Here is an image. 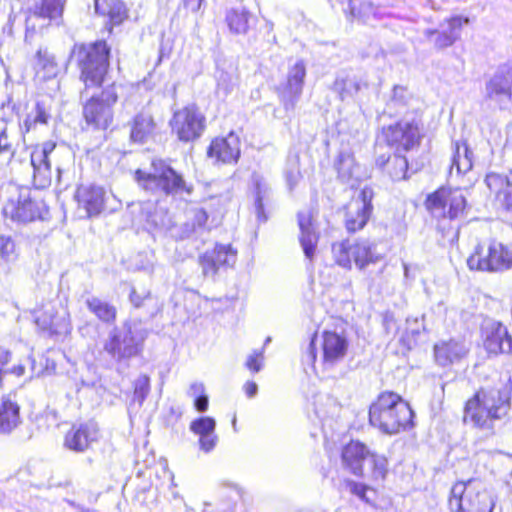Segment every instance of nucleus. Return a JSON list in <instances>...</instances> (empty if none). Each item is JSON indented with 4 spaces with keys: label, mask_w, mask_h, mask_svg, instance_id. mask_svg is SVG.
<instances>
[{
    "label": "nucleus",
    "mask_w": 512,
    "mask_h": 512,
    "mask_svg": "<svg viewBox=\"0 0 512 512\" xmlns=\"http://www.w3.org/2000/svg\"><path fill=\"white\" fill-rule=\"evenodd\" d=\"M134 178L143 190L156 197L183 198L191 196L194 190L192 183L162 159H154L149 172L137 169Z\"/></svg>",
    "instance_id": "nucleus-1"
},
{
    "label": "nucleus",
    "mask_w": 512,
    "mask_h": 512,
    "mask_svg": "<svg viewBox=\"0 0 512 512\" xmlns=\"http://www.w3.org/2000/svg\"><path fill=\"white\" fill-rule=\"evenodd\" d=\"M414 412L397 393H381L369 408V423L383 434L394 435L412 428Z\"/></svg>",
    "instance_id": "nucleus-2"
},
{
    "label": "nucleus",
    "mask_w": 512,
    "mask_h": 512,
    "mask_svg": "<svg viewBox=\"0 0 512 512\" xmlns=\"http://www.w3.org/2000/svg\"><path fill=\"white\" fill-rule=\"evenodd\" d=\"M510 408L506 392H477L466 402L463 420L481 429H492L493 422L504 417Z\"/></svg>",
    "instance_id": "nucleus-3"
},
{
    "label": "nucleus",
    "mask_w": 512,
    "mask_h": 512,
    "mask_svg": "<svg viewBox=\"0 0 512 512\" xmlns=\"http://www.w3.org/2000/svg\"><path fill=\"white\" fill-rule=\"evenodd\" d=\"M147 335V330L140 324L125 321L108 332L103 351L117 363L128 361L142 352Z\"/></svg>",
    "instance_id": "nucleus-4"
},
{
    "label": "nucleus",
    "mask_w": 512,
    "mask_h": 512,
    "mask_svg": "<svg viewBox=\"0 0 512 512\" xmlns=\"http://www.w3.org/2000/svg\"><path fill=\"white\" fill-rule=\"evenodd\" d=\"M71 55L77 62L81 71L80 78L86 88L104 83L110 55V48L105 41L75 44Z\"/></svg>",
    "instance_id": "nucleus-5"
},
{
    "label": "nucleus",
    "mask_w": 512,
    "mask_h": 512,
    "mask_svg": "<svg viewBox=\"0 0 512 512\" xmlns=\"http://www.w3.org/2000/svg\"><path fill=\"white\" fill-rule=\"evenodd\" d=\"M448 505L451 512H492L495 500L482 481L469 479L452 486Z\"/></svg>",
    "instance_id": "nucleus-6"
},
{
    "label": "nucleus",
    "mask_w": 512,
    "mask_h": 512,
    "mask_svg": "<svg viewBox=\"0 0 512 512\" xmlns=\"http://www.w3.org/2000/svg\"><path fill=\"white\" fill-rule=\"evenodd\" d=\"M122 85L115 82L105 86L99 95H92L83 105V115L88 125L107 129L113 121L112 107L119 98Z\"/></svg>",
    "instance_id": "nucleus-7"
},
{
    "label": "nucleus",
    "mask_w": 512,
    "mask_h": 512,
    "mask_svg": "<svg viewBox=\"0 0 512 512\" xmlns=\"http://www.w3.org/2000/svg\"><path fill=\"white\" fill-rule=\"evenodd\" d=\"M471 270L503 272L512 267V250L496 240L479 244L467 259Z\"/></svg>",
    "instance_id": "nucleus-8"
},
{
    "label": "nucleus",
    "mask_w": 512,
    "mask_h": 512,
    "mask_svg": "<svg viewBox=\"0 0 512 512\" xmlns=\"http://www.w3.org/2000/svg\"><path fill=\"white\" fill-rule=\"evenodd\" d=\"M170 127L181 142H193L206 128V118L195 104H189L174 112Z\"/></svg>",
    "instance_id": "nucleus-9"
},
{
    "label": "nucleus",
    "mask_w": 512,
    "mask_h": 512,
    "mask_svg": "<svg viewBox=\"0 0 512 512\" xmlns=\"http://www.w3.org/2000/svg\"><path fill=\"white\" fill-rule=\"evenodd\" d=\"M382 137L395 153L402 154L418 148L422 138L420 127L414 120H401L383 127Z\"/></svg>",
    "instance_id": "nucleus-10"
},
{
    "label": "nucleus",
    "mask_w": 512,
    "mask_h": 512,
    "mask_svg": "<svg viewBox=\"0 0 512 512\" xmlns=\"http://www.w3.org/2000/svg\"><path fill=\"white\" fill-rule=\"evenodd\" d=\"M426 207L435 217L454 220L463 215L466 199L458 189L441 188L427 197Z\"/></svg>",
    "instance_id": "nucleus-11"
},
{
    "label": "nucleus",
    "mask_w": 512,
    "mask_h": 512,
    "mask_svg": "<svg viewBox=\"0 0 512 512\" xmlns=\"http://www.w3.org/2000/svg\"><path fill=\"white\" fill-rule=\"evenodd\" d=\"M237 260V251L230 244H216L199 257L202 274L215 279L217 275L232 268Z\"/></svg>",
    "instance_id": "nucleus-12"
},
{
    "label": "nucleus",
    "mask_w": 512,
    "mask_h": 512,
    "mask_svg": "<svg viewBox=\"0 0 512 512\" xmlns=\"http://www.w3.org/2000/svg\"><path fill=\"white\" fill-rule=\"evenodd\" d=\"M306 77V66L302 60H298L289 67L286 81L277 87V94L286 111L295 109L303 92Z\"/></svg>",
    "instance_id": "nucleus-13"
},
{
    "label": "nucleus",
    "mask_w": 512,
    "mask_h": 512,
    "mask_svg": "<svg viewBox=\"0 0 512 512\" xmlns=\"http://www.w3.org/2000/svg\"><path fill=\"white\" fill-rule=\"evenodd\" d=\"M485 99L495 103L500 109H505L512 101V65L504 64L498 67L485 84Z\"/></svg>",
    "instance_id": "nucleus-14"
},
{
    "label": "nucleus",
    "mask_w": 512,
    "mask_h": 512,
    "mask_svg": "<svg viewBox=\"0 0 512 512\" xmlns=\"http://www.w3.org/2000/svg\"><path fill=\"white\" fill-rule=\"evenodd\" d=\"M373 196L372 188L366 186L356 198L348 203L345 213V225L349 232L359 231L367 224L373 211Z\"/></svg>",
    "instance_id": "nucleus-15"
},
{
    "label": "nucleus",
    "mask_w": 512,
    "mask_h": 512,
    "mask_svg": "<svg viewBox=\"0 0 512 512\" xmlns=\"http://www.w3.org/2000/svg\"><path fill=\"white\" fill-rule=\"evenodd\" d=\"M56 152V144L47 141L41 146H36L30 155L33 167V185L37 189H44L50 186L52 181L50 157Z\"/></svg>",
    "instance_id": "nucleus-16"
},
{
    "label": "nucleus",
    "mask_w": 512,
    "mask_h": 512,
    "mask_svg": "<svg viewBox=\"0 0 512 512\" xmlns=\"http://www.w3.org/2000/svg\"><path fill=\"white\" fill-rule=\"evenodd\" d=\"M6 215H10L14 221L26 223L43 219L47 209L42 201L32 200L28 190L19 194L16 203L13 201L4 208Z\"/></svg>",
    "instance_id": "nucleus-17"
},
{
    "label": "nucleus",
    "mask_w": 512,
    "mask_h": 512,
    "mask_svg": "<svg viewBox=\"0 0 512 512\" xmlns=\"http://www.w3.org/2000/svg\"><path fill=\"white\" fill-rule=\"evenodd\" d=\"M99 437L98 424L90 420L73 425L66 433L64 445L67 449L80 453L89 449L93 443L98 441Z\"/></svg>",
    "instance_id": "nucleus-18"
},
{
    "label": "nucleus",
    "mask_w": 512,
    "mask_h": 512,
    "mask_svg": "<svg viewBox=\"0 0 512 512\" xmlns=\"http://www.w3.org/2000/svg\"><path fill=\"white\" fill-rule=\"evenodd\" d=\"M35 324L49 335L64 334L70 328L69 314L63 308L57 310L54 306L48 305L35 314Z\"/></svg>",
    "instance_id": "nucleus-19"
},
{
    "label": "nucleus",
    "mask_w": 512,
    "mask_h": 512,
    "mask_svg": "<svg viewBox=\"0 0 512 512\" xmlns=\"http://www.w3.org/2000/svg\"><path fill=\"white\" fill-rule=\"evenodd\" d=\"M240 154V138L234 132H230L226 137L215 138L207 150L209 158L224 164L237 163Z\"/></svg>",
    "instance_id": "nucleus-20"
},
{
    "label": "nucleus",
    "mask_w": 512,
    "mask_h": 512,
    "mask_svg": "<svg viewBox=\"0 0 512 512\" xmlns=\"http://www.w3.org/2000/svg\"><path fill=\"white\" fill-rule=\"evenodd\" d=\"M469 348L464 341L440 340L433 347L434 359L438 366L448 367L461 362L468 354Z\"/></svg>",
    "instance_id": "nucleus-21"
},
{
    "label": "nucleus",
    "mask_w": 512,
    "mask_h": 512,
    "mask_svg": "<svg viewBox=\"0 0 512 512\" xmlns=\"http://www.w3.org/2000/svg\"><path fill=\"white\" fill-rule=\"evenodd\" d=\"M321 358L326 366H334L344 359L348 340L344 335L332 331H324L320 339Z\"/></svg>",
    "instance_id": "nucleus-22"
},
{
    "label": "nucleus",
    "mask_w": 512,
    "mask_h": 512,
    "mask_svg": "<svg viewBox=\"0 0 512 512\" xmlns=\"http://www.w3.org/2000/svg\"><path fill=\"white\" fill-rule=\"evenodd\" d=\"M64 0H40L35 3L32 13L26 18V35L27 40L30 33L36 31L35 21L38 19H47L50 22L59 24L64 10Z\"/></svg>",
    "instance_id": "nucleus-23"
},
{
    "label": "nucleus",
    "mask_w": 512,
    "mask_h": 512,
    "mask_svg": "<svg viewBox=\"0 0 512 512\" xmlns=\"http://www.w3.org/2000/svg\"><path fill=\"white\" fill-rule=\"evenodd\" d=\"M484 335V347L488 353L498 355L512 352V337L502 323H488L484 328Z\"/></svg>",
    "instance_id": "nucleus-24"
},
{
    "label": "nucleus",
    "mask_w": 512,
    "mask_h": 512,
    "mask_svg": "<svg viewBox=\"0 0 512 512\" xmlns=\"http://www.w3.org/2000/svg\"><path fill=\"white\" fill-rule=\"evenodd\" d=\"M251 191L257 221L264 223L268 220L265 206L271 203L273 196L271 184L265 176L258 172H253L251 175Z\"/></svg>",
    "instance_id": "nucleus-25"
},
{
    "label": "nucleus",
    "mask_w": 512,
    "mask_h": 512,
    "mask_svg": "<svg viewBox=\"0 0 512 512\" xmlns=\"http://www.w3.org/2000/svg\"><path fill=\"white\" fill-rule=\"evenodd\" d=\"M190 431L198 436L199 449L208 454L212 452L218 443L216 420L210 416H203L194 419L189 425Z\"/></svg>",
    "instance_id": "nucleus-26"
},
{
    "label": "nucleus",
    "mask_w": 512,
    "mask_h": 512,
    "mask_svg": "<svg viewBox=\"0 0 512 512\" xmlns=\"http://www.w3.org/2000/svg\"><path fill=\"white\" fill-rule=\"evenodd\" d=\"M469 23V18L462 16H453L447 20V28L438 31L435 29H427L424 35L427 38L435 36L434 45L438 49L452 46L461 35V29L464 24Z\"/></svg>",
    "instance_id": "nucleus-27"
},
{
    "label": "nucleus",
    "mask_w": 512,
    "mask_h": 512,
    "mask_svg": "<svg viewBox=\"0 0 512 512\" xmlns=\"http://www.w3.org/2000/svg\"><path fill=\"white\" fill-rule=\"evenodd\" d=\"M485 183L502 207L512 212V176L490 172L485 177Z\"/></svg>",
    "instance_id": "nucleus-28"
},
{
    "label": "nucleus",
    "mask_w": 512,
    "mask_h": 512,
    "mask_svg": "<svg viewBox=\"0 0 512 512\" xmlns=\"http://www.w3.org/2000/svg\"><path fill=\"white\" fill-rule=\"evenodd\" d=\"M370 450L360 441H351L343 447L342 462L351 473L356 476L363 475V462L367 461Z\"/></svg>",
    "instance_id": "nucleus-29"
},
{
    "label": "nucleus",
    "mask_w": 512,
    "mask_h": 512,
    "mask_svg": "<svg viewBox=\"0 0 512 512\" xmlns=\"http://www.w3.org/2000/svg\"><path fill=\"white\" fill-rule=\"evenodd\" d=\"M297 217L300 229L299 241L305 257L311 261L314 257L319 236L313 227L309 211H301L298 213Z\"/></svg>",
    "instance_id": "nucleus-30"
},
{
    "label": "nucleus",
    "mask_w": 512,
    "mask_h": 512,
    "mask_svg": "<svg viewBox=\"0 0 512 512\" xmlns=\"http://www.w3.org/2000/svg\"><path fill=\"white\" fill-rule=\"evenodd\" d=\"M105 192L101 187L81 186L77 189L76 199L81 207H83L89 217L96 216L101 213L104 208Z\"/></svg>",
    "instance_id": "nucleus-31"
},
{
    "label": "nucleus",
    "mask_w": 512,
    "mask_h": 512,
    "mask_svg": "<svg viewBox=\"0 0 512 512\" xmlns=\"http://www.w3.org/2000/svg\"><path fill=\"white\" fill-rule=\"evenodd\" d=\"M376 166L385 171L393 181H400L407 178L408 160L402 153L393 155H380L375 160Z\"/></svg>",
    "instance_id": "nucleus-32"
},
{
    "label": "nucleus",
    "mask_w": 512,
    "mask_h": 512,
    "mask_svg": "<svg viewBox=\"0 0 512 512\" xmlns=\"http://www.w3.org/2000/svg\"><path fill=\"white\" fill-rule=\"evenodd\" d=\"M35 75L38 79L46 81L55 78L59 73V66L55 56L45 47H40L32 62Z\"/></svg>",
    "instance_id": "nucleus-33"
},
{
    "label": "nucleus",
    "mask_w": 512,
    "mask_h": 512,
    "mask_svg": "<svg viewBox=\"0 0 512 512\" xmlns=\"http://www.w3.org/2000/svg\"><path fill=\"white\" fill-rule=\"evenodd\" d=\"M152 206L153 204L147 203L142 208V212L145 213L147 229L159 233L169 231L174 225L169 212L163 208H155L151 211Z\"/></svg>",
    "instance_id": "nucleus-34"
},
{
    "label": "nucleus",
    "mask_w": 512,
    "mask_h": 512,
    "mask_svg": "<svg viewBox=\"0 0 512 512\" xmlns=\"http://www.w3.org/2000/svg\"><path fill=\"white\" fill-rule=\"evenodd\" d=\"M350 254H352L353 261L360 270L370 263H376L381 259V255L376 250V245L368 240H361L351 244Z\"/></svg>",
    "instance_id": "nucleus-35"
},
{
    "label": "nucleus",
    "mask_w": 512,
    "mask_h": 512,
    "mask_svg": "<svg viewBox=\"0 0 512 512\" xmlns=\"http://www.w3.org/2000/svg\"><path fill=\"white\" fill-rule=\"evenodd\" d=\"M19 423V405L9 395L3 396L0 404V433H10Z\"/></svg>",
    "instance_id": "nucleus-36"
},
{
    "label": "nucleus",
    "mask_w": 512,
    "mask_h": 512,
    "mask_svg": "<svg viewBox=\"0 0 512 512\" xmlns=\"http://www.w3.org/2000/svg\"><path fill=\"white\" fill-rule=\"evenodd\" d=\"M50 117V106L43 100L37 101L31 112L27 114L23 123L19 125L23 141H25V135L38 125H46Z\"/></svg>",
    "instance_id": "nucleus-37"
},
{
    "label": "nucleus",
    "mask_w": 512,
    "mask_h": 512,
    "mask_svg": "<svg viewBox=\"0 0 512 512\" xmlns=\"http://www.w3.org/2000/svg\"><path fill=\"white\" fill-rule=\"evenodd\" d=\"M96 13L107 16L112 25H119L127 18V9L121 0H94Z\"/></svg>",
    "instance_id": "nucleus-38"
},
{
    "label": "nucleus",
    "mask_w": 512,
    "mask_h": 512,
    "mask_svg": "<svg viewBox=\"0 0 512 512\" xmlns=\"http://www.w3.org/2000/svg\"><path fill=\"white\" fill-rule=\"evenodd\" d=\"M156 124L151 114L138 113L132 123L130 138L133 142L144 143L155 131Z\"/></svg>",
    "instance_id": "nucleus-39"
},
{
    "label": "nucleus",
    "mask_w": 512,
    "mask_h": 512,
    "mask_svg": "<svg viewBox=\"0 0 512 512\" xmlns=\"http://www.w3.org/2000/svg\"><path fill=\"white\" fill-rule=\"evenodd\" d=\"M366 83L355 76L346 73L337 75L332 89L336 92L342 101L354 97Z\"/></svg>",
    "instance_id": "nucleus-40"
},
{
    "label": "nucleus",
    "mask_w": 512,
    "mask_h": 512,
    "mask_svg": "<svg viewBox=\"0 0 512 512\" xmlns=\"http://www.w3.org/2000/svg\"><path fill=\"white\" fill-rule=\"evenodd\" d=\"M472 151L468 148L466 143H456L455 151L451 159L450 175L454 171L457 176L466 174L472 168Z\"/></svg>",
    "instance_id": "nucleus-41"
},
{
    "label": "nucleus",
    "mask_w": 512,
    "mask_h": 512,
    "mask_svg": "<svg viewBox=\"0 0 512 512\" xmlns=\"http://www.w3.org/2000/svg\"><path fill=\"white\" fill-rule=\"evenodd\" d=\"M335 169L338 173V178L348 183L353 179H356L358 166L356 165L354 155L349 151H341L335 161Z\"/></svg>",
    "instance_id": "nucleus-42"
},
{
    "label": "nucleus",
    "mask_w": 512,
    "mask_h": 512,
    "mask_svg": "<svg viewBox=\"0 0 512 512\" xmlns=\"http://www.w3.org/2000/svg\"><path fill=\"white\" fill-rule=\"evenodd\" d=\"M87 308L100 321L104 323H113L116 319V308L110 303L103 301L95 296L88 297L85 301Z\"/></svg>",
    "instance_id": "nucleus-43"
},
{
    "label": "nucleus",
    "mask_w": 512,
    "mask_h": 512,
    "mask_svg": "<svg viewBox=\"0 0 512 512\" xmlns=\"http://www.w3.org/2000/svg\"><path fill=\"white\" fill-rule=\"evenodd\" d=\"M251 13L246 9H230L226 13V23L231 33L246 34L249 30Z\"/></svg>",
    "instance_id": "nucleus-44"
},
{
    "label": "nucleus",
    "mask_w": 512,
    "mask_h": 512,
    "mask_svg": "<svg viewBox=\"0 0 512 512\" xmlns=\"http://www.w3.org/2000/svg\"><path fill=\"white\" fill-rule=\"evenodd\" d=\"M17 258L16 246L13 239L9 236H0V274H7L10 265Z\"/></svg>",
    "instance_id": "nucleus-45"
},
{
    "label": "nucleus",
    "mask_w": 512,
    "mask_h": 512,
    "mask_svg": "<svg viewBox=\"0 0 512 512\" xmlns=\"http://www.w3.org/2000/svg\"><path fill=\"white\" fill-rule=\"evenodd\" d=\"M356 0H351L349 7H350V13L354 18H358L362 21H367L370 18H380L381 12L379 7L375 6L371 1L369 0H363L359 7L356 8L355 4Z\"/></svg>",
    "instance_id": "nucleus-46"
},
{
    "label": "nucleus",
    "mask_w": 512,
    "mask_h": 512,
    "mask_svg": "<svg viewBox=\"0 0 512 512\" xmlns=\"http://www.w3.org/2000/svg\"><path fill=\"white\" fill-rule=\"evenodd\" d=\"M18 139L11 135L8 123L0 118V154L14 155Z\"/></svg>",
    "instance_id": "nucleus-47"
},
{
    "label": "nucleus",
    "mask_w": 512,
    "mask_h": 512,
    "mask_svg": "<svg viewBox=\"0 0 512 512\" xmlns=\"http://www.w3.org/2000/svg\"><path fill=\"white\" fill-rule=\"evenodd\" d=\"M150 392V378L149 376L142 374L134 382L133 392V403H137L138 406H142L146 397Z\"/></svg>",
    "instance_id": "nucleus-48"
},
{
    "label": "nucleus",
    "mask_w": 512,
    "mask_h": 512,
    "mask_svg": "<svg viewBox=\"0 0 512 512\" xmlns=\"http://www.w3.org/2000/svg\"><path fill=\"white\" fill-rule=\"evenodd\" d=\"M367 461L371 465L372 477L376 480H383L387 473L388 461L386 457L370 452Z\"/></svg>",
    "instance_id": "nucleus-49"
},
{
    "label": "nucleus",
    "mask_w": 512,
    "mask_h": 512,
    "mask_svg": "<svg viewBox=\"0 0 512 512\" xmlns=\"http://www.w3.org/2000/svg\"><path fill=\"white\" fill-rule=\"evenodd\" d=\"M350 246L351 244L348 242H343L333 245L332 248L336 263L339 266L347 269L351 268L353 260L352 254H350Z\"/></svg>",
    "instance_id": "nucleus-50"
},
{
    "label": "nucleus",
    "mask_w": 512,
    "mask_h": 512,
    "mask_svg": "<svg viewBox=\"0 0 512 512\" xmlns=\"http://www.w3.org/2000/svg\"><path fill=\"white\" fill-rule=\"evenodd\" d=\"M289 190H293L301 179L299 161L297 157L290 158L284 171Z\"/></svg>",
    "instance_id": "nucleus-51"
},
{
    "label": "nucleus",
    "mask_w": 512,
    "mask_h": 512,
    "mask_svg": "<svg viewBox=\"0 0 512 512\" xmlns=\"http://www.w3.org/2000/svg\"><path fill=\"white\" fill-rule=\"evenodd\" d=\"M27 365L30 366V377H34L36 375L38 376L41 373V370H37V368H36V361H35V359L31 355H29L25 359V363L20 362V363H18L16 365H13L11 368L5 369V375L6 374H12V375H15L17 377L24 376Z\"/></svg>",
    "instance_id": "nucleus-52"
},
{
    "label": "nucleus",
    "mask_w": 512,
    "mask_h": 512,
    "mask_svg": "<svg viewBox=\"0 0 512 512\" xmlns=\"http://www.w3.org/2000/svg\"><path fill=\"white\" fill-rule=\"evenodd\" d=\"M264 365V349L255 350L253 353L248 355L245 367L252 373H258L261 371Z\"/></svg>",
    "instance_id": "nucleus-53"
},
{
    "label": "nucleus",
    "mask_w": 512,
    "mask_h": 512,
    "mask_svg": "<svg viewBox=\"0 0 512 512\" xmlns=\"http://www.w3.org/2000/svg\"><path fill=\"white\" fill-rule=\"evenodd\" d=\"M151 299V292L147 289L138 290L135 287H131L129 293V301L134 308H141L144 306L145 301Z\"/></svg>",
    "instance_id": "nucleus-54"
},
{
    "label": "nucleus",
    "mask_w": 512,
    "mask_h": 512,
    "mask_svg": "<svg viewBox=\"0 0 512 512\" xmlns=\"http://www.w3.org/2000/svg\"><path fill=\"white\" fill-rule=\"evenodd\" d=\"M408 99L409 94L405 87L398 85L394 86L390 104H394L396 106H405L408 102Z\"/></svg>",
    "instance_id": "nucleus-55"
},
{
    "label": "nucleus",
    "mask_w": 512,
    "mask_h": 512,
    "mask_svg": "<svg viewBox=\"0 0 512 512\" xmlns=\"http://www.w3.org/2000/svg\"><path fill=\"white\" fill-rule=\"evenodd\" d=\"M208 218V213L204 208L195 209L192 220L193 231L204 230Z\"/></svg>",
    "instance_id": "nucleus-56"
},
{
    "label": "nucleus",
    "mask_w": 512,
    "mask_h": 512,
    "mask_svg": "<svg viewBox=\"0 0 512 512\" xmlns=\"http://www.w3.org/2000/svg\"><path fill=\"white\" fill-rule=\"evenodd\" d=\"M11 359V351L0 346V386L2 385L3 377L5 375V366L8 365Z\"/></svg>",
    "instance_id": "nucleus-57"
},
{
    "label": "nucleus",
    "mask_w": 512,
    "mask_h": 512,
    "mask_svg": "<svg viewBox=\"0 0 512 512\" xmlns=\"http://www.w3.org/2000/svg\"><path fill=\"white\" fill-rule=\"evenodd\" d=\"M347 488L349 489V491L352 494L358 496L361 500L367 501V499H366L367 487L364 484L358 483L355 481H348Z\"/></svg>",
    "instance_id": "nucleus-58"
},
{
    "label": "nucleus",
    "mask_w": 512,
    "mask_h": 512,
    "mask_svg": "<svg viewBox=\"0 0 512 512\" xmlns=\"http://www.w3.org/2000/svg\"><path fill=\"white\" fill-rule=\"evenodd\" d=\"M208 406H209V398L206 394H203V395H200V396L194 398V407L198 412L203 413V412L207 411Z\"/></svg>",
    "instance_id": "nucleus-59"
},
{
    "label": "nucleus",
    "mask_w": 512,
    "mask_h": 512,
    "mask_svg": "<svg viewBox=\"0 0 512 512\" xmlns=\"http://www.w3.org/2000/svg\"><path fill=\"white\" fill-rule=\"evenodd\" d=\"M188 394H189V396H191L193 398H196L200 395L205 394V387H204L203 383H199V382L192 383L189 387Z\"/></svg>",
    "instance_id": "nucleus-60"
},
{
    "label": "nucleus",
    "mask_w": 512,
    "mask_h": 512,
    "mask_svg": "<svg viewBox=\"0 0 512 512\" xmlns=\"http://www.w3.org/2000/svg\"><path fill=\"white\" fill-rule=\"evenodd\" d=\"M204 0H183V5L191 12H198Z\"/></svg>",
    "instance_id": "nucleus-61"
},
{
    "label": "nucleus",
    "mask_w": 512,
    "mask_h": 512,
    "mask_svg": "<svg viewBox=\"0 0 512 512\" xmlns=\"http://www.w3.org/2000/svg\"><path fill=\"white\" fill-rule=\"evenodd\" d=\"M317 337H312L309 347H308V357L311 362H315L317 357Z\"/></svg>",
    "instance_id": "nucleus-62"
},
{
    "label": "nucleus",
    "mask_w": 512,
    "mask_h": 512,
    "mask_svg": "<svg viewBox=\"0 0 512 512\" xmlns=\"http://www.w3.org/2000/svg\"><path fill=\"white\" fill-rule=\"evenodd\" d=\"M244 390L247 397L252 398L258 392V386L255 382L249 381L244 385Z\"/></svg>",
    "instance_id": "nucleus-63"
},
{
    "label": "nucleus",
    "mask_w": 512,
    "mask_h": 512,
    "mask_svg": "<svg viewBox=\"0 0 512 512\" xmlns=\"http://www.w3.org/2000/svg\"><path fill=\"white\" fill-rule=\"evenodd\" d=\"M209 201L213 202L214 204L220 205L221 204V197L212 196V197L209 198Z\"/></svg>",
    "instance_id": "nucleus-64"
}]
</instances>
